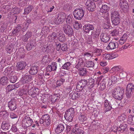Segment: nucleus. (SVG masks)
Returning <instances> with one entry per match:
<instances>
[{"instance_id":"nucleus-55","label":"nucleus","mask_w":134,"mask_h":134,"mask_svg":"<svg viewBox=\"0 0 134 134\" xmlns=\"http://www.w3.org/2000/svg\"><path fill=\"white\" fill-rule=\"evenodd\" d=\"M81 24H79L77 21H75V24L74 25V27L75 29H78L79 28H81Z\"/></svg>"},{"instance_id":"nucleus-11","label":"nucleus","mask_w":134,"mask_h":134,"mask_svg":"<svg viewBox=\"0 0 134 134\" xmlns=\"http://www.w3.org/2000/svg\"><path fill=\"white\" fill-rule=\"evenodd\" d=\"M32 80V76L30 75L26 74L22 77L21 81L22 83H26L31 81Z\"/></svg>"},{"instance_id":"nucleus-36","label":"nucleus","mask_w":134,"mask_h":134,"mask_svg":"<svg viewBox=\"0 0 134 134\" xmlns=\"http://www.w3.org/2000/svg\"><path fill=\"white\" fill-rule=\"evenodd\" d=\"M70 97H71L72 99L75 100L79 98L81 96L80 94L77 93H75L72 94L71 93L69 94Z\"/></svg>"},{"instance_id":"nucleus-54","label":"nucleus","mask_w":134,"mask_h":134,"mask_svg":"<svg viewBox=\"0 0 134 134\" xmlns=\"http://www.w3.org/2000/svg\"><path fill=\"white\" fill-rule=\"evenodd\" d=\"M6 51L8 53L10 54L13 51V48L10 45H7L6 47Z\"/></svg>"},{"instance_id":"nucleus-14","label":"nucleus","mask_w":134,"mask_h":134,"mask_svg":"<svg viewBox=\"0 0 134 134\" xmlns=\"http://www.w3.org/2000/svg\"><path fill=\"white\" fill-rule=\"evenodd\" d=\"M22 29V27L20 25H17L13 30L12 34L14 36L17 35Z\"/></svg>"},{"instance_id":"nucleus-16","label":"nucleus","mask_w":134,"mask_h":134,"mask_svg":"<svg viewBox=\"0 0 134 134\" xmlns=\"http://www.w3.org/2000/svg\"><path fill=\"white\" fill-rule=\"evenodd\" d=\"M57 68V64L55 62H53L51 63V65H49L47 67V71L50 72L52 71H55Z\"/></svg>"},{"instance_id":"nucleus-40","label":"nucleus","mask_w":134,"mask_h":134,"mask_svg":"<svg viewBox=\"0 0 134 134\" xmlns=\"http://www.w3.org/2000/svg\"><path fill=\"white\" fill-rule=\"evenodd\" d=\"M85 66L87 67H93L94 66V63L91 61H89L85 62Z\"/></svg>"},{"instance_id":"nucleus-31","label":"nucleus","mask_w":134,"mask_h":134,"mask_svg":"<svg viewBox=\"0 0 134 134\" xmlns=\"http://www.w3.org/2000/svg\"><path fill=\"white\" fill-rule=\"evenodd\" d=\"M35 45L33 42L31 41L30 42L26 44V48L27 51H30L34 49L35 48Z\"/></svg>"},{"instance_id":"nucleus-41","label":"nucleus","mask_w":134,"mask_h":134,"mask_svg":"<svg viewBox=\"0 0 134 134\" xmlns=\"http://www.w3.org/2000/svg\"><path fill=\"white\" fill-rule=\"evenodd\" d=\"M109 102L111 105V106L112 107V108L114 109L117 107V104L114 99H111Z\"/></svg>"},{"instance_id":"nucleus-39","label":"nucleus","mask_w":134,"mask_h":134,"mask_svg":"<svg viewBox=\"0 0 134 134\" xmlns=\"http://www.w3.org/2000/svg\"><path fill=\"white\" fill-rule=\"evenodd\" d=\"M58 40L61 42L63 43L66 41V38L64 34H60L58 37Z\"/></svg>"},{"instance_id":"nucleus-8","label":"nucleus","mask_w":134,"mask_h":134,"mask_svg":"<svg viewBox=\"0 0 134 134\" xmlns=\"http://www.w3.org/2000/svg\"><path fill=\"white\" fill-rule=\"evenodd\" d=\"M85 5L88 7V10L91 12L94 11L96 8L95 3L91 0H87Z\"/></svg>"},{"instance_id":"nucleus-58","label":"nucleus","mask_w":134,"mask_h":134,"mask_svg":"<svg viewBox=\"0 0 134 134\" xmlns=\"http://www.w3.org/2000/svg\"><path fill=\"white\" fill-rule=\"evenodd\" d=\"M100 33L98 31H97L93 35V38L94 39L96 40L98 39L99 35Z\"/></svg>"},{"instance_id":"nucleus-38","label":"nucleus","mask_w":134,"mask_h":134,"mask_svg":"<svg viewBox=\"0 0 134 134\" xmlns=\"http://www.w3.org/2000/svg\"><path fill=\"white\" fill-rule=\"evenodd\" d=\"M71 64L70 62H66L62 66V69L68 70Z\"/></svg>"},{"instance_id":"nucleus-32","label":"nucleus","mask_w":134,"mask_h":134,"mask_svg":"<svg viewBox=\"0 0 134 134\" xmlns=\"http://www.w3.org/2000/svg\"><path fill=\"white\" fill-rule=\"evenodd\" d=\"M117 75H113L111 76V79L109 80V81L108 84L109 85H111L113 83V84H115L117 81Z\"/></svg>"},{"instance_id":"nucleus-1","label":"nucleus","mask_w":134,"mask_h":134,"mask_svg":"<svg viewBox=\"0 0 134 134\" xmlns=\"http://www.w3.org/2000/svg\"><path fill=\"white\" fill-rule=\"evenodd\" d=\"M124 90L119 87H116L113 92V96L115 99L121 100L123 98Z\"/></svg>"},{"instance_id":"nucleus-52","label":"nucleus","mask_w":134,"mask_h":134,"mask_svg":"<svg viewBox=\"0 0 134 134\" xmlns=\"http://www.w3.org/2000/svg\"><path fill=\"white\" fill-rule=\"evenodd\" d=\"M10 82L12 83H15L17 80V78L16 76H14L9 79Z\"/></svg>"},{"instance_id":"nucleus-28","label":"nucleus","mask_w":134,"mask_h":134,"mask_svg":"<svg viewBox=\"0 0 134 134\" xmlns=\"http://www.w3.org/2000/svg\"><path fill=\"white\" fill-rule=\"evenodd\" d=\"M32 34V32L31 31H27L22 38L23 41L25 42H26L27 41L28 39L31 36Z\"/></svg>"},{"instance_id":"nucleus-7","label":"nucleus","mask_w":134,"mask_h":134,"mask_svg":"<svg viewBox=\"0 0 134 134\" xmlns=\"http://www.w3.org/2000/svg\"><path fill=\"white\" fill-rule=\"evenodd\" d=\"M63 29L64 33L68 36H71L72 35L73 30L70 26L66 24H64L63 27Z\"/></svg>"},{"instance_id":"nucleus-43","label":"nucleus","mask_w":134,"mask_h":134,"mask_svg":"<svg viewBox=\"0 0 134 134\" xmlns=\"http://www.w3.org/2000/svg\"><path fill=\"white\" fill-rule=\"evenodd\" d=\"M38 77L40 80L42 82H44V79L45 77L44 72H42V73H40L38 74Z\"/></svg>"},{"instance_id":"nucleus-6","label":"nucleus","mask_w":134,"mask_h":134,"mask_svg":"<svg viewBox=\"0 0 134 134\" xmlns=\"http://www.w3.org/2000/svg\"><path fill=\"white\" fill-rule=\"evenodd\" d=\"M88 82L85 79L81 80L78 83L76 86V90L77 91L79 92L81 91L84 87L87 85Z\"/></svg>"},{"instance_id":"nucleus-22","label":"nucleus","mask_w":134,"mask_h":134,"mask_svg":"<svg viewBox=\"0 0 134 134\" xmlns=\"http://www.w3.org/2000/svg\"><path fill=\"white\" fill-rule=\"evenodd\" d=\"M118 44L116 42H110L107 47L108 49H113L118 48Z\"/></svg>"},{"instance_id":"nucleus-21","label":"nucleus","mask_w":134,"mask_h":134,"mask_svg":"<svg viewBox=\"0 0 134 134\" xmlns=\"http://www.w3.org/2000/svg\"><path fill=\"white\" fill-rule=\"evenodd\" d=\"M60 98V95L59 94H54L51 96V100L52 104H54V103L58 101Z\"/></svg>"},{"instance_id":"nucleus-5","label":"nucleus","mask_w":134,"mask_h":134,"mask_svg":"<svg viewBox=\"0 0 134 134\" xmlns=\"http://www.w3.org/2000/svg\"><path fill=\"white\" fill-rule=\"evenodd\" d=\"M73 15L75 18L80 20L84 15V11L82 8H77L73 12Z\"/></svg>"},{"instance_id":"nucleus-48","label":"nucleus","mask_w":134,"mask_h":134,"mask_svg":"<svg viewBox=\"0 0 134 134\" xmlns=\"http://www.w3.org/2000/svg\"><path fill=\"white\" fill-rule=\"evenodd\" d=\"M23 50V49H19V51H18L17 52V54L18 55V57H19L20 58H23L25 57L24 54L23 52H20V50Z\"/></svg>"},{"instance_id":"nucleus-50","label":"nucleus","mask_w":134,"mask_h":134,"mask_svg":"<svg viewBox=\"0 0 134 134\" xmlns=\"http://www.w3.org/2000/svg\"><path fill=\"white\" fill-rule=\"evenodd\" d=\"M18 4L20 6L23 7L26 5L27 1L26 0H20Z\"/></svg>"},{"instance_id":"nucleus-63","label":"nucleus","mask_w":134,"mask_h":134,"mask_svg":"<svg viewBox=\"0 0 134 134\" xmlns=\"http://www.w3.org/2000/svg\"><path fill=\"white\" fill-rule=\"evenodd\" d=\"M53 22L56 25H59L60 23H61L60 20H59L58 16H57V18L54 19L53 20Z\"/></svg>"},{"instance_id":"nucleus-33","label":"nucleus","mask_w":134,"mask_h":134,"mask_svg":"<svg viewBox=\"0 0 134 134\" xmlns=\"http://www.w3.org/2000/svg\"><path fill=\"white\" fill-rule=\"evenodd\" d=\"M74 130L71 133V134H83L84 132L82 130L81 127L76 129Z\"/></svg>"},{"instance_id":"nucleus-46","label":"nucleus","mask_w":134,"mask_h":134,"mask_svg":"<svg viewBox=\"0 0 134 134\" xmlns=\"http://www.w3.org/2000/svg\"><path fill=\"white\" fill-rule=\"evenodd\" d=\"M79 119L81 122H82L86 120L87 117L85 115H81L79 116Z\"/></svg>"},{"instance_id":"nucleus-24","label":"nucleus","mask_w":134,"mask_h":134,"mask_svg":"<svg viewBox=\"0 0 134 134\" xmlns=\"http://www.w3.org/2000/svg\"><path fill=\"white\" fill-rule=\"evenodd\" d=\"M18 87H16L15 85H9L6 87V91L8 92L11 91H14L16 92L17 90L16 89Z\"/></svg>"},{"instance_id":"nucleus-57","label":"nucleus","mask_w":134,"mask_h":134,"mask_svg":"<svg viewBox=\"0 0 134 134\" xmlns=\"http://www.w3.org/2000/svg\"><path fill=\"white\" fill-rule=\"evenodd\" d=\"M34 91L33 88L30 89L28 91L29 95H31L32 97L33 98H34L36 97V96L34 95Z\"/></svg>"},{"instance_id":"nucleus-45","label":"nucleus","mask_w":134,"mask_h":134,"mask_svg":"<svg viewBox=\"0 0 134 134\" xmlns=\"http://www.w3.org/2000/svg\"><path fill=\"white\" fill-rule=\"evenodd\" d=\"M12 11L14 14H18L20 13V9L16 7H15L12 9Z\"/></svg>"},{"instance_id":"nucleus-30","label":"nucleus","mask_w":134,"mask_h":134,"mask_svg":"<svg viewBox=\"0 0 134 134\" xmlns=\"http://www.w3.org/2000/svg\"><path fill=\"white\" fill-rule=\"evenodd\" d=\"M106 79H102L101 78L100 80V88L101 90H103L105 88V82Z\"/></svg>"},{"instance_id":"nucleus-59","label":"nucleus","mask_w":134,"mask_h":134,"mask_svg":"<svg viewBox=\"0 0 134 134\" xmlns=\"http://www.w3.org/2000/svg\"><path fill=\"white\" fill-rule=\"evenodd\" d=\"M46 52L48 53L51 51L52 49V47L50 44L46 45Z\"/></svg>"},{"instance_id":"nucleus-4","label":"nucleus","mask_w":134,"mask_h":134,"mask_svg":"<svg viewBox=\"0 0 134 134\" xmlns=\"http://www.w3.org/2000/svg\"><path fill=\"white\" fill-rule=\"evenodd\" d=\"M126 96L127 98H130L134 95V85L132 83H129L127 86L126 90Z\"/></svg>"},{"instance_id":"nucleus-29","label":"nucleus","mask_w":134,"mask_h":134,"mask_svg":"<svg viewBox=\"0 0 134 134\" xmlns=\"http://www.w3.org/2000/svg\"><path fill=\"white\" fill-rule=\"evenodd\" d=\"M120 17H114L111 18L113 24L115 26L118 25L120 22Z\"/></svg>"},{"instance_id":"nucleus-15","label":"nucleus","mask_w":134,"mask_h":134,"mask_svg":"<svg viewBox=\"0 0 134 134\" xmlns=\"http://www.w3.org/2000/svg\"><path fill=\"white\" fill-rule=\"evenodd\" d=\"M84 31L87 33H89L91 30H93L94 29L93 26L90 24H85L83 26Z\"/></svg>"},{"instance_id":"nucleus-34","label":"nucleus","mask_w":134,"mask_h":134,"mask_svg":"<svg viewBox=\"0 0 134 134\" xmlns=\"http://www.w3.org/2000/svg\"><path fill=\"white\" fill-rule=\"evenodd\" d=\"M65 79L62 78L58 80L56 82V86L55 87V88H57L63 85L65 82Z\"/></svg>"},{"instance_id":"nucleus-18","label":"nucleus","mask_w":134,"mask_h":134,"mask_svg":"<svg viewBox=\"0 0 134 134\" xmlns=\"http://www.w3.org/2000/svg\"><path fill=\"white\" fill-rule=\"evenodd\" d=\"M101 41L104 43L108 42L110 40V38L106 34L102 33L100 36Z\"/></svg>"},{"instance_id":"nucleus-49","label":"nucleus","mask_w":134,"mask_h":134,"mask_svg":"<svg viewBox=\"0 0 134 134\" xmlns=\"http://www.w3.org/2000/svg\"><path fill=\"white\" fill-rule=\"evenodd\" d=\"M120 69L119 67L117 66H115L112 68L110 70V73H113L114 71L115 72H117L119 71Z\"/></svg>"},{"instance_id":"nucleus-20","label":"nucleus","mask_w":134,"mask_h":134,"mask_svg":"<svg viewBox=\"0 0 134 134\" xmlns=\"http://www.w3.org/2000/svg\"><path fill=\"white\" fill-rule=\"evenodd\" d=\"M26 65V63L24 61L18 62L16 65L17 70H20L23 69Z\"/></svg>"},{"instance_id":"nucleus-37","label":"nucleus","mask_w":134,"mask_h":134,"mask_svg":"<svg viewBox=\"0 0 134 134\" xmlns=\"http://www.w3.org/2000/svg\"><path fill=\"white\" fill-rule=\"evenodd\" d=\"M34 8L33 6L32 5H30L25 8L24 9V12L23 13L24 14H27L31 11Z\"/></svg>"},{"instance_id":"nucleus-42","label":"nucleus","mask_w":134,"mask_h":134,"mask_svg":"<svg viewBox=\"0 0 134 134\" xmlns=\"http://www.w3.org/2000/svg\"><path fill=\"white\" fill-rule=\"evenodd\" d=\"M79 75L81 76H85L86 75L87 71L86 69L85 68H82L79 70Z\"/></svg>"},{"instance_id":"nucleus-10","label":"nucleus","mask_w":134,"mask_h":134,"mask_svg":"<svg viewBox=\"0 0 134 134\" xmlns=\"http://www.w3.org/2000/svg\"><path fill=\"white\" fill-rule=\"evenodd\" d=\"M14 72L10 67H8L6 68L4 72V74L9 78L14 76Z\"/></svg>"},{"instance_id":"nucleus-47","label":"nucleus","mask_w":134,"mask_h":134,"mask_svg":"<svg viewBox=\"0 0 134 134\" xmlns=\"http://www.w3.org/2000/svg\"><path fill=\"white\" fill-rule=\"evenodd\" d=\"M128 123L130 124H134V116H132L130 115L129 116L128 120Z\"/></svg>"},{"instance_id":"nucleus-64","label":"nucleus","mask_w":134,"mask_h":134,"mask_svg":"<svg viewBox=\"0 0 134 134\" xmlns=\"http://www.w3.org/2000/svg\"><path fill=\"white\" fill-rule=\"evenodd\" d=\"M48 57L47 55L44 56L42 58V61L44 62H48Z\"/></svg>"},{"instance_id":"nucleus-27","label":"nucleus","mask_w":134,"mask_h":134,"mask_svg":"<svg viewBox=\"0 0 134 134\" xmlns=\"http://www.w3.org/2000/svg\"><path fill=\"white\" fill-rule=\"evenodd\" d=\"M57 37V33L55 32H53L52 34H50L48 37V38L49 41L53 42L54 40Z\"/></svg>"},{"instance_id":"nucleus-3","label":"nucleus","mask_w":134,"mask_h":134,"mask_svg":"<svg viewBox=\"0 0 134 134\" xmlns=\"http://www.w3.org/2000/svg\"><path fill=\"white\" fill-rule=\"evenodd\" d=\"M74 114V109L73 108H70L65 113L64 118L67 121L71 122L73 120Z\"/></svg>"},{"instance_id":"nucleus-12","label":"nucleus","mask_w":134,"mask_h":134,"mask_svg":"<svg viewBox=\"0 0 134 134\" xmlns=\"http://www.w3.org/2000/svg\"><path fill=\"white\" fill-rule=\"evenodd\" d=\"M42 118L43 119L44 125L46 126H48L50 124V117L48 114L44 115L42 116Z\"/></svg>"},{"instance_id":"nucleus-23","label":"nucleus","mask_w":134,"mask_h":134,"mask_svg":"<svg viewBox=\"0 0 134 134\" xmlns=\"http://www.w3.org/2000/svg\"><path fill=\"white\" fill-rule=\"evenodd\" d=\"M104 109L106 111H110L112 108L109 101L107 99L104 101Z\"/></svg>"},{"instance_id":"nucleus-9","label":"nucleus","mask_w":134,"mask_h":134,"mask_svg":"<svg viewBox=\"0 0 134 134\" xmlns=\"http://www.w3.org/2000/svg\"><path fill=\"white\" fill-rule=\"evenodd\" d=\"M16 100L15 98H13L8 102V106L11 110H14L16 108Z\"/></svg>"},{"instance_id":"nucleus-13","label":"nucleus","mask_w":134,"mask_h":134,"mask_svg":"<svg viewBox=\"0 0 134 134\" xmlns=\"http://www.w3.org/2000/svg\"><path fill=\"white\" fill-rule=\"evenodd\" d=\"M12 126L10 123L6 121H3L1 125V127L2 129L5 131H8L10 130Z\"/></svg>"},{"instance_id":"nucleus-19","label":"nucleus","mask_w":134,"mask_h":134,"mask_svg":"<svg viewBox=\"0 0 134 134\" xmlns=\"http://www.w3.org/2000/svg\"><path fill=\"white\" fill-rule=\"evenodd\" d=\"M64 126L63 124H59L57 125V127L55 130V131L57 133L59 134L64 131Z\"/></svg>"},{"instance_id":"nucleus-26","label":"nucleus","mask_w":134,"mask_h":134,"mask_svg":"<svg viewBox=\"0 0 134 134\" xmlns=\"http://www.w3.org/2000/svg\"><path fill=\"white\" fill-rule=\"evenodd\" d=\"M111 18L114 17H120L119 13L115 9H113L110 15Z\"/></svg>"},{"instance_id":"nucleus-51","label":"nucleus","mask_w":134,"mask_h":134,"mask_svg":"<svg viewBox=\"0 0 134 134\" xmlns=\"http://www.w3.org/2000/svg\"><path fill=\"white\" fill-rule=\"evenodd\" d=\"M121 8L123 10H124L125 9H127L128 8V4L127 2H125L122 4H120Z\"/></svg>"},{"instance_id":"nucleus-53","label":"nucleus","mask_w":134,"mask_h":134,"mask_svg":"<svg viewBox=\"0 0 134 134\" xmlns=\"http://www.w3.org/2000/svg\"><path fill=\"white\" fill-rule=\"evenodd\" d=\"M58 16L60 17L64 20H65L66 16V14L65 13H59L58 15Z\"/></svg>"},{"instance_id":"nucleus-60","label":"nucleus","mask_w":134,"mask_h":134,"mask_svg":"<svg viewBox=\"0 0 134 134\" xmlns=\"http://www.w3.org/2000/svg\"><path fill=\"white\" fill-rule=\"evenodd\" d=\"M119 34V31L116 29L114 30L111 32V35L113 36H116Z\"/></svg>"},{"instance_id":"nucleus-61","label":"nucleus","mask_w":134,"mask_h":134,"mask_svg":"<svg viewBox=\"0 0 134 134\" xmlns=\"http://www.w3.org/2000/svg\"><path fill=\"white\" fill-rule=\"evenodd\" d=\"M3 8L6 10V12H8L10 10V7L9 5H4L3 7Z\"/></svg>"},{"instance_id":"nucleus-25","label":"nucleus","mask_w":134,"mask_h":134,"mask_svg":"<svg viewBox=\"0 0 134 134\" xmlns=\"http://www.w3.org/2000/svg\"><path fill=\"white\" fill-rule=\"evenodd\" d=\"M109 7L106 4L103 5L100 8V12L102 13H106L109 10Z\"/></svg>"},{"instance_id":"nucleus-17","label":"nucleus","mask_w":134,"mask_h":134,"mask_svg":"<svg viewBox=\"0 0 134 134\" xmlns=\"http://www.w3.org/2000/svg\"><path fill=\"white\" fill-rule=\"evenodd\" d=\"M38 69V67L37 66H32L29 71V73L32 75H35L37 73Z\"/></svg>"},{"instance_id":"nucleus-44","label":"nucleus","mask_w":134,"mask_h":134,"mask_svg":"<svg viewBox=\"0 0 134 134\" xmlns=\"http://www.w3.org/2000/svg\"><path fill=\"white\" fill-rule=\"evenodd\" d=\"M71 15H69L66 19V22L68 24H72L73 22Z\"/></svg>"},{"instance_id":"nucleus-56","label":"nucleus","mask_w":134,"mask_h":134,"mask_svg":"<svg viewBox=\"0 0 134 134\" xmlns=\"http://www.w3.org/2000/svg\"><path fill=\"white\" fill-rule=\"evenodd\" d=\"M42 31L43 32L44 34H47L49 31V29L48 27H43L42 30Z\"/></svg>"},{"instance_id":"nucleus-62","label":"nucleus","mask_w":134,"mask_h":134,"mask_svg":"<svg viewBox=\"0 0 134 134\" xmlns=\"http://www.w3.org/2000/svg\"><path fill=\"white\" fill-rule=\"evenodd\" d=\"M126 117V115L124 114H121L119 117V119L120 120V121H124L125 120Z\"/></svg>"},{"instance_id":"nucleus-2","label":"nucleus","mask_w":134,"mask_h":134,"mask_svg":"<svg viewBox=\"0 0 134 134\" xmlns=\"http://www.w3.org/2000/svg\"><path fill=\"white\" fill-rule=\"evenodd\" d=\"M33 122V120L29 115H26L23 117L22 125L25 129L30 126Z\"/></svg>"},{"instance_id":"nucleus-35","label":"nucleus","mask_w":134,"mask_h":134,"mask_svg":"<svg viewBox=\"0 0 134 134\" xmlns=\"http://www.w3.org/2000/svg\"><path fill=\"white\" fill-rule=\"evenodd\" d=\"M8 79L6 76L2 77L0 80V83L2 85H6L8 82Z\"/></svg>"}]
</instances>
